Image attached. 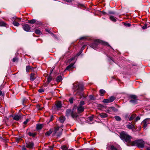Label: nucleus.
<instances>
[{
    "label": "nucleus",
    "instance_id": "obj_6",
    "mask_svg": "<svg viewBox=\"0 0 150 150\" xmlns=\"http://www.w3.org/2000/svg\"><path fill=\"white\" fill-rule=\"evenodd\" d=\"M129 98L131 99L129 100V102L133 104H135L137 103L138 100L137 97L135 95H130L129 96Z\"/></svg>",
    "mask_w": 150,
    "mask_h": 150
},
{
    "label": "nucleus",
    "instance_id": "obj_28",
    "mask_svg": "<svg viewBox=\"0 0 150 150\" xmlns=\"http://www.w3.org/2000/svg\"><path fill=\"white\" fill-rule=\"evenodd\" d=\"M115 118L117 121H119L121 120V118L118 116H115Z\"/></svg>",
    "mask_w": 150,
    "mask_h": 150
},
{
    "label": "nucleus",
    "instance_id": "obj_15",
    "mask_svg": "<svg viewBox=\"0 0 150 150\" xmlns=\"http://www.w3.org/2000/svg\"><path fill=\"white\" fill-rule=\"evenodd\" d=\"M30 79L31 81H33L35 79V74L33 73H32L30 74Z\"/></svg>",
    "mask_w": 150,
    "mask_h": 150
},
{
    "label": "nucleus",
    "instance_id": "obj_56",
    "mask_svg": "<svg viewBox=\"0 0 150 150\" xmlns=\"http://www.w3.org/2000/svg\"><path fill=\"white\" fill-rule=\"evenodd\" d=\"M3 93H2V92L0 90V96H3Z\"/></svg>",
    "mask_w": 150,
    "mask_h": 150
},
{
    "label": "nucleus",
    "instance_id": "obj_5",
    "mask_svg": "<svg viewBox=\"0 0 150 150\" xmlns=\"http://www.w3.org/2000/svg\"><path fill=\"white\" fill-rule=\"evenodd\" d=\"M66 115L67 117L71 115L73 118H76L77 117V114L76 112H74L71 109H67L66 111Z\"/></svg>",
    "mask_w": 150,
    "mask_h": 150
},
{
    "label": "nucleus",
    "instance_id": "obj_21",
    "mask_svg": "<svg viewBox=\"0 0 150 150\" xmlns=\"http://www.w3.org/2000/svg\"><path fill=\"white\" fill-rule=\"evenodd\" d=\"M74 63H71L67 67L65 70H69L74 65Z\"/></svg>",
    "mask_w": 150,
    "mask_h": 150
},
{
    "label": "nucleus",
    "instance_id": "obj_23",
    "mask_svg": "<svg viewBox=\"0 0 150 150\" xmlns=\"http://www.w3.org/2000/svg\"><path fill=\"white\" fill-rule=\"evenodd\" d=\"M110 20L113 22H115L116 21V20L115 18L112 16H111L110 17Z\"/></svg>",
    "mask_w": 150,
    "mask_h": 150
},
{
    "label": "nucleus",
    "instance_id": "obj_63",
    "mask_svg": "<svg viewBox=\"0 0 150 150\" xmlns=\"http://www.w3.org/2000/svg\"><path fill=\"white\" fill-rule=\"evenodd\" d=\"M61 131H62V129H61Z\"/></svg>",
    "mask_w": 150,
    "mask_h": 150
},
{
    "label": "nucleus",
    "instance_id": "obj_41",
    "mask_svg": "<svg viewBox=\"0 0 150 150\" xmlns=\"http://www.w3.org/2000/svg\"><path fill=\"white\" fill-rule=\"evenodd\" d=\"M17 18V17L16 16H14L11 18V20L13 22V21H14L15 20H16V18Z\"/></svg>",
    "mask_w": 150,
    "mask_h": 150
},
{
    "label": "nucleus",
    "instance_id": "obj_58",
    "mask_svg": "<svg viewBox=\"0 0 150 150\" xmlns=\"http://www.w3.org/2000/svg\"><path fill=\"white\" fill-rule=\"evenodd\" d=\"M50 34L52 36H53L54 37L56 38V35H54V34H53L52 33H51Z\"/></svg>",
    "mask_w": 150,
    "mask_h": 150
},
{
    "label": "nucleus",
    "instance_id": "obj_22",
    "mask_svg": "<svg viewBox=\"0 0 150 150\" xmlns=\"http://www.w3.org/2000/svg\"><path fill=\"white\" fill-rule=\"evenodd\" d=\"M43 125L42 124H38L37 125L36 127L38 129H40L42 127Z\"/></svg>",
    "mask_w": 150,
    "mask_h": 150
},
{
    "label": "nucleus",
    "instance_id": "obj_61",
    "mask_svg": "<svg viewBox=\"0 0 150 150\" xmlns=\"http://www.w3.org/2000/svg\"><path fill=\"white\" fill-rule=\"evenodd\" d=\"M71 60H73L74 59V57H72V58H71Z\"/></svg>",
    "mask_w": 150,
    "mask_h": 150
},
{
    "label": "nucleus",
    "instance_id": "obj_50",
    "mask_svg": "<svg viewBox=\"0 0 150 150\" xmlns=\"http://www.w3.org/2000/svg\"><path fill=\"white\" fill-rule=\"evenodd\" d=\"M28 119H27L25 121H24L23 122V124L24 125L26 124L28 122Z\"/></svg>",
    "mask_w": 150,
    "mask_h": 150
},
{
    "label": "nucleus",
    "instance_id": "obj_64",
    "mask_svg": "<svg viewBox=\"0 0 150 150\" xmlns=\"http://www.w3.org/2000/svg\"><path fill=\"white\" fill-rule=\"evenodd\" d=\"M82 150H85V149H83Z\"/></svg>",
    "mask_w": 150,
    "mask_h": 150
},
{
    "label": "nucleus",
    "instance_id": "obj_34",
    "mask_svg": "<svg viewBox=\"0 0 150 150\" xmlns=\"http://www.w3.org/2000/svg\"><path fill=\"white\" fill-rule=\"evenodd\" d=\"M112 110L110 109V107L108 108L106 110V112L109 113H111L112 112Z\"/></svg>",
    "mask_w": 150,
    "mask_h": 150
},
{
    "label": "nucleus",
    "instance_id": "obj_49",
    "mask_svg": "<svg viewBox=\"0 0 150 150\" xmlns=\"http://www.w3.org/2000/svg\"><path fill=\"white\" fill-rule=\"evenodd\" d=\"M124 25L127 26L129 27H130L131 26L130 24L129 23H126Z\"/></svg>",
    "mask_w": 150,
    "mask_h": 150
},
{
    "label": "nucleus",
    "instance_id": "obj_43",
    "mask_svg": "<svg viewBox=\"0 0 150 150\" xmlns=\"http://www.w3.org/2000/svg\"><path fill=\"white\" fill-rule=\"evenodd\" d=\"M73 100L74 99L72 98H70L69 99V102H70V103H72L73 102Z\"/></svg>",
    "mask_w": 150,
    "mask_h": 150
},
{
    "label": "nucleus",
    "instance_id": "obj_59",
    "mask_svg": "<svg viewBox=\"0 0 150 150\" xmlns=\"http://www.w3.org/2000/svg\"><path fill=\"white\" fill-rule=\"evenodd\" d=\"M85 37H81L80 38V40H83V39H84L85 38Z\"/></svg>",
    "mask_w": 150,
    "mask_h": 150
},
{
    "label": "nucleus",
    "instance_id": "obj_32",
    "mask_svg": "<svg viewBox=\"0 0 150 150\" xmlns=\"http://www.w3.org/2000/svg\"><path fill=\"white\" fill-rule=\"evenodd\" d=\"M61 149L62 150H68V147L65 145H63L61 146Z\"/></svg>",
    "mask_w": 150,
    "mask_h": 150
},
{
    "label": "nucleus",
    "instance_id": "obj_13",
    "mask_svg": "<svg viewBox=\"0 0 150 150\" xmlns=\"http://www.w3.org/2000/svg\"><path fill=\"white\" fill-rule=\"evenodd\" d=\"M129 124L127 125V127L130 129H134V126L133 124H131L129 123Z\"/></svg>",
    "mask_w": 150,
    "mask_h": 150
},
{
    "label": "nucleus",
    "instance_id": "obj_55",
    "mask_svg": "<svg viewBox=\"0 0 150 150\" xmlns=\"http://www.w3.org/2000/svg\"><path fill=\"white\" fill-rule=\"evenodd\" d=\"M85 45H83L82 47H81V50L83 51V50L85 49Z\"/></svg>",
    "mask_w": 150,
    "mask_h": 150
},
{
    "label": "nucleus",
    "instance_id": "obj_37",
    "mask_svg": "<svg viewBox=\"0 0 150 150\" xmlns=\"http://www.w3.org/2000/svg\"><path fill=\"white\" fill-rule=\"evenodd\" d=\"M52 78L51 76H49L47 78V81L48 83H49L52 80Z\"/></svg>",
    "mask_w": 150,
    "mask_h": 150
},
{
    "label": "nucleus",
    "instance_id": "obj_19",
    "mask_svg": "<svg viewBox=\"0 0 150 150\" xmlns=\"http://www.w3.org/2000/svg\"><path fill=\"white\" fill-rule=\"evenodd\" d=\"M20 118L21 116L20 115H15L13 117V119L16 120H18Z\"/></svg>",
    "mask_w": 150,
    "mask_h": 150
},
{
    "label": "nucleus",
    "instance_id": "obj_2",
    "mask_svg": "<svg viewBox=\"0 0 150 150\" xmlns=\"http://www.w3.org/2000/svg\"><path fill=\"white\" fill-rule=\"evenodd\" d=\"M100 44L105 46H107L110 48L111 47L108 43L98 39L95 40L93 43L90 45V46L93 49L97 50L100 46L101 45Z\"/></svg>",
    "mask_w": 150,
    "mask_h": 150
},
{
    "label": "nucleus",
    "instance_id": "obj_26",
    "mask_svg": "<svg viewBox=\"0 0 150 150\" xmlns=\"http://www.w3.org/2000/svg\"><path fill=\"white\" fill-rule=\"evenodd\" d=\"M110 109H111L114 112H116L118 111V110L114 107H110Z\"/></svg>",
    "mask_w": 150,
    "mask_h": 150
},
{
    "label": "nucleus",
    "instance_id": "obj_14",
    "mask_svg": "<svg viewBox=\"0 0 150 150\" xmlns=\"http://www.w3.org/2000/svg\"><path fill=\"white\" fill-rule=\"evenodd\" d=\"M99 115L102 118H105L108 116L106 113L103 112L99 113Z\"/></svg>",
    "mask_w": 150,
    "mask_h": 150
},
{
    "label": "nucleus",
    "instance_id": "obj_10",
    "mask_svg": "<svg viewBox=\"0 0 150 150\" xmlns=\"http://www.w3.org/2000/svg\"><path fill=\"white\" fill-rule=\"evenodd\" d=\"M34 146V144L33 142H29L26 143V146L28 148L32 149Z\"/></svg>",
    "mask_w": 150,
    "mask_h": 150
},
{
    "label": "nucleus",
    "instance_id": "obj_36",
    "mask_svg": "<svg viewBox=\"0 0 150 150\" xmlns=\"http://www.w3.org/2000/svg\"><path fill=\"white\" fill-rule=\"evenodd\" d=\"M6 24L4 22L1 21L0 22V26H5Z\"/></svg>",
    "mask_w": 150,
    "mask_h": 150
},
{
    "label": "nucleus",
    "instance_id": "obj_45",
    "mask_svg": "<svg viewBox=\"0 0 150 150\" xmlns=\"http://www.w3.org/2000/svg\"><path fill=\"white\" fill-rule=\"evenodd\" d=\"M18 61V59L16 57H15L13 58V62H15L16 61Z\"/></svg>",
    "mask_w": 150,
    "mask_h": 150
},
{
    "label": "nucleus",
    "instance_id": "obj_44",
    "mask_svg": "<svg viewBox=\"0 0 150 150\" xmlns=\"http://www.w3.org/2000/svg\"><path fill=\"white\" fill-rule=\"evenodd\" d=\"M82 51H83L81 50L77 54L76 56L77 57L79 56L81 53Z\"/></svg>",
    "mask_w": 150,
    "mask_h": 150
},
{
    "label": "nucleus",
    "instance_id": "obj_18",
    "mask_svg": "<svg viewBox=\"0 0 150 150\" xmlns=\"http://www.w3.org/2000/svg\"><path fill=\"white\" fill-rule=\"evenodd\" d=\"M62 79V76H57L56 79V81L57 82H59L61 81Z\"/></svg>",
    "mask_w": 150,
    "mask_h": 150
},
{
    "label": "nucleus",
    "instance_id": "obj_27",
    "mask_svg": "<svg viewBox=\"0 0 150 150\" xmlns=\"http://www.w3.org/2000/svg\"><path fill=\"white\" fill-rule=\"evenodd\" d=\"M36 22V20L35 19H32L28 21V22L31 24H34Z\"/></svg>",
    "mask_w": 150,
    "mask_h": 150
},
{
    "label": "nucleus",
    "instance_id": "obj_38",
    "mask_svg": "<svg viewBox=\"0 0 150 150\" xmlns=\"http://www.w3.org/2000/svg\"><path fill=\"white\" fill-rule=\"evenodd\" d=\"M103 102L104 103H110L109 101V99H104L103 100Z\"/></svg>",
    "mask_w": 150,
    "mask_h": 150
},
{
    "label": "nucleus",
    "instance_id": "obj_31",
    "mask_svg": "<svg viewBox=\"0 0 150 150\" xmlns=\"http://www.w3.org/2000/svg\"><path fill=\"white\" fill-rule=\"evenodd\" d=\"M135 115L134 114H133L130 117L129 119V120L131 121L135 117Z\"/></svg>",
    "mask_w": 150,
    "mask_h": 150
},
{
    "label": "nucleus",
    "instance_id": "obj_48",
    "mask_svg": "<svg viewBox=\"0 0 150 150\" xmlns=\"http://www.w3.org/2000/svg\"><path fill=\"white\" fill-rule=\"evenodd\" d=\"M16 20H15V21H20L21 20V18H18L17 17V18H16Z\"/></svg>",
    "mask_w": 150,
    "mask_h": 150
},
{
    "label": "nucleus",
    "instance_id": "obj_3",
    "mask_svg": "<svg viewBox=\"0 0 150 150\" xmlns=\"http://www.w3.org/2000/svg\"><path fill=\"white\" fill-rule=\"evenodd\" d=\"M73 89L74 91H76L77 93L81 96L83 95L82 92L83 90V85L78 83L73 84Z\"/></svg>",
    "mask_w": 150,
    "mask_h": 150
},
{
    "label": "nucleus",
    "instance_id": "obj_53",
    "mask_svg": "<svg viewBox=\"0 0 150 150\" xmlns=\"http://www.w3.org/2000/svg\"><path fill=\"white\" fill-rule=\"evenodd\" d=\"M45 30L46 32H48V33H50V34L51 33V31H50V30H49L48 29H45Z\"/></svg>",
    "mask_w": 150,
    "mask_h": 150
},
{
    "label": "nucleus",
    "instance_id": "obj_17",
    "mask_svg": "<svg viewBox=\"0 0 150 150\" xmlns=\"http://www.w3.org/2000/svg\"><path fill=\"white\" fill-rule=\"evenodd\" d=\"M56 106L57 109L60 108L62 107V103L60 101L58 102L56 104Z\"/></svg>",
    "mask_w": 150,
    "mask_h": 150
},
{
    "label": "nucleus",
    "instance_id": "obj_8",
    "mask_svg": "<svg viewBox=\"0 0 150 150\" xmlns=\"http://www.w3.org/2000/svg\"><path fill=\"white\" fill-rule=\"evenodd\" d=\"M150 124V118H147L144 120L142 123L143 127L144 129H146L148 124Z\"/></svg>",
    "mask_w": 150,
    "mask_h": 150
},
{
    "label": "nucleus",
    "instance_id": "obj_29",
    "mask_svg": "<svg viewBox=\"0 0 150 150\" xmlns=\"http://www.w3.org/2000/svg\"><path fill=\"white\" fill-rule=\"evenodd\" d=\"M13 24L15 26H18L20 25V24L16 21H13Z\"/></svg>",
    "mask_w": 150,
    "mask_h": 150
},
{
    "label": "nucleus",
    "instance_id": "obj_4",
    "mask_svg": "<svg viewBox=\"0 0 150 150\" xmlns=\"http://www.w3.org/2000/svg\"><path fill=\"white\" fill-rule=\"evenodd\" d=\"M145 142L142 139H140L132 141L131 146H136L138 147L143 148L144 147Z\"/></svg>",
    "mask_w": 150,
    "mask_h": 150
},
{
    "label": "nucleus",
    "instance_id": "obj_12",
    "mask_svg": "<svg viewBox=\"0 0 150 150\" xmlns=\"http://www.w3.org/2000/svg\"><path fill=\"white\" fill-rule=\"evenodd\" d=\"M93 116H90L87 118V121L89 123L92 124V123H93V122H92L93 120Z\"/></svg>",
    "mask_w": 150,
    "mask_h": 150
},
{
    "label": "nucleus",
    "instance_id": "obj_57",
    "mask_svg": "<svg viewBox=\"0 0 150 150\" xmlns=\"http://www.w3.org/2000/svg\"><path fill=\"white\" fill-rule=\"evenodd\" d=\"M64 1L66 2H70L71 1V0H64Z\"/></svg>",
    "mask_w": 150,
    "mask_h": 150
},
{
    "label": "nucleus",
    "instance_id": "obj_46",
    "mask_svg": "<svg viewBox=\"0 0 150 150\" xmlns=\"http://www.w3.org/2000/svg\"><path fill=\"white\" fill-rule=\"evenodd\" d=\"M140 119V117L139 116H137L136 118V121H137L139 120Z\"/></svg>",
    "mask_w": 150,
    "mask_h": 150
},
{
    "label": "nucleus",
    "instance_id": "obj_51",
    "mask_svg": "<svg viewBox=\"0 0 150 150\" xmlns=\"http://www.w3.org/2000/svg\"><path fill=\"white\" fill-rule=\"evenodd\" d=\"M110 14H114L115 12L114 11H110L108 12Z\"/></svg>",
    "mask_w": 150,
    "mask_h": 150
},
{
    "label": "nucleus",
    "instance_id": "obj_60",
    "mask_svg": "<svg viewBox=\"0 0 150 150\" xmlns=\"http://www.w3.org/2000/svg\"><path fill=\"white\" fill-rule=\"evenodd\" d=\"M147 150H150V147H148L147 148Z\"/></svg>",
    "mask_w": 150,
    "mask_h": 150
},
{
    "label": "nucleus",
    "instance_id": "obj_25",
    "mask_svg": "<svg viewBox=\"0 0 150 150\" xmlns=\"http://www.w3.org/2000/svg\"><path fill=\"white\" fill-rule=\"evenodd\" d=\"M65 120V117H61L59 118V120L61 123H63Z\"/></svg>",
    "mask_w": 150,
    "mask_h": 150
},
{
    "label": "nucleus",
    "instance_id": "obj_40",
    "mask_svg": "<svg viewBox=\"0 0 150 150\" xmlns=\"http://www.w3.org/2000/svg\"><path fill=\"white\" fill-rule=\"evenodd\" d=\"M35 32L37 34H40L41 33V31L39 30L36 29L35 30Z\"/></svg>",
    "mask_w": 150,
    "mask_h": 150
},
{
    "label": "nucleus",
    "instance_id": "obj_1",
    "mask_svg": "<svg viewBox=\"0 0 150 150\" xmlns=\"http://www.w3.org/2000/svg\"><path fill=\"white\" fill-rule=\"evenodd\" d=\"M120 137L123 141L129 146H131L132 142V137L125 132L122 131L120 134Z\"/></svg>",
    "mask_w": 150,
    "mask_h": 150
},
{
    "label": "nucleus",
    "instance_id": "obj_20",
    "mask_svg": "<svg viewBox=\"0 0 150 150\" xmlns=\"http://www.w3.org/2000/svg\"><path fill=\"white\" fill-rule=\"evenodd\" d=\"M33 68L30 66H27L26 67V70L27 72H29L30 69H32Z\"/></svg>",
    "mask_w": 150,
    "mask_h": 150
},
{
    "label": "nucleus",
    "instance_id": "obj_7",
    "mask_svg": "<svg viewBox=\"0 0 150 150\" xmlns=\"http://www.w3.org/2000/svg\"><path fill=\"white\" fill-rule=\"evenodd\" d=\"M54 128V131L52 134V136H54L56 134V136L57 137H60L62 134V132H58V131L59 129V127H55Z\"/></svg>",
    "mask_w": 150,
    "mask_h": 150
},
{
    "label": "nucleus",
    "instance_id": "obj_47",
    "mask_svg": "<svg viewBox=\"0 0 150 150\" xmlns=\"http://www.w3.org/2000/svg\"><path fill=\"white\" fill-rule=\"evenodd\" d=\"M44 91V90L42 89H40L38 90V91L40 93H42Z\"/></svg>",
    "mask_w": 150,
    "mask_h": 150
},
{
    "label": "nucleus",
    "instance_id": "obj_24",
    "mask_svg": "<svg viewBox=\"0 0 150 150\" xmlns=\"http://www.w3.org/2000/svg\"><path fill=\"white\" fill-rule=\"evenodd\" d=\"M115 99V98L113 96H112L110 97L109 98V101L110 103L113 102L114 100Z\"/></svg>",
    "mask_w": 150,
    "mask_h": 150
},
{
    "label": "nucleus",
    "instance_id": "obj_33",
    "mask_svg": "<svg viewBox=\"0 0 150 150\" xmlns=\"http://www.w3.org/2000/svg\"><path fill=\"white\" fill-rule=\"evenodd\" d=\"M110 149L111 150H117L116 148L113 145L110 146Z\"/></svg>",
    "mask_w": 150,
    "mask_h": 150
},
{
    "label": "nucleus",
    "instance_id": "obj_62",
    "mask_svg": "<svg viewBox=\"0 0 150 150\" xmlns=\"http://www.w3.org/2000/svg\"><path fill=\"white\" fill-rule=\"evenodd\" d=\"M68 150H74L73 149H68Z\"/></svg>",
    "mask_w": 150,
    "mask_h": 150
},
{
    "label": "nucleus",
    "instance_id": "obj_39",
    "mask_svg": "<svg viewBox=\"0 0 150 150\" xmlns=\"http://www.w3.org/2000/svg\"><path fill=\"white\" fill-rule=\"evenodd\" d=\"M85 104V103L84 101L82 100L80 102L79 105V106H82Z\"/></svg>",
    "mask_w": 150,
    "mask_h": 150
},
{
    "label": "nucleus",
    "instance_id": "obj_52",
    "mask_svg": "<svg viewBox=\"0 0 150 150\" xmlns=\"http://www.w3.org/2000/svg\"><path fill=\"white\" fill-rule=\"evenodd\" d=\"M22 150H26V149L25 148V146H23L22 149Z\"/></svg>",
    "mask_w": 150,
    "mask_h": 150
},
{
    "label": "nucleus",
    "instance_id": "obj_35",
    "mask_svg": "<svg viewBox=\"0 0 150 150\" xmlns=\"http://www.w3.org/2000/svg\"><path fill=\"white\" fill-rule=\"evenodd\" d=\"M28 134L30 136H32L33 137H35V135H36V134L35 133H32L31 132H29L28 133Z\"/></svg>",
    "mask_w": 150,
    "mask_h": 150
},
{
    "label": "nucleus",
    "instance_id": "obj_9",
    "mask_svg": "<svg viewBox=\"0 0 150 150\" xmlns=\"http://www.w3.org/2000/svg\"><path fill=\"white\" fill-rule=\"evenodd\" d=\"M23 30L26 32L29 31L30 29V27L28 24H25L23 25Z\"/></svg>",
    "mask_w": 150,
    "mask_h": 150
},
{
    "label": "nucleus",
    "instance_id": "obj_54",
    "mask_svg": "<svg viewBox=\"0 0 150 150\" xmlns=\"http://www.w3.org/2000/svg\"><path fill=\"white\" fill-rule=\"evenodd\" d=\"M146 25H144V26H143L142 27V28L143 29H145L146 28Z\"/></svg>",
    "mask_w": 150,
    "mask_h": 150
},
{
    "label": "nucleus",
    "instance_id": "obj_30",
    "mask_svg": "<svg viewBox=\"0 0 150 150\" xmlns=\"http://www.w3.org/2000/svg\"><path fill=\"white\" fill-rule=\"evenodd\" d=\"M105 92V91L103 89H101L100 90V94L101 96H103V94Z\"/></svg>",
    "mask_w": 150,
    "mask_h": 150
},
{
    "label": "nucleus",
    "instance_id": "obj_11",
    "mask_svg": "<svg viewBox=\"0 0 150 150\" xmlns=\"http://www.w3.org/2000/svg\"><path fill=\"white\" fill-rule=\"evenodd\" d=\"M84 109V107L82 106H79L77 108L78 113H80L83 112Z\"/></svg>",
    "mask_w": 150,
    "mask_h": 150
},
{
    "label": "nucleus",
    "instance_id": "obj_16",
    "mask_svg": "<svg viewBox=\"0 0 150 150\" xmlns=\"http://www.w3.org/2000/svg\"><path fill=\"white\" fill-rule=\"evenodd\" d=\"M53 129H50V130L45 133V135L47 136H49L51 133L52 132Z\"/></svg>",
    "mask_w": 150,
    "mask_h": 150
},
{
    "label": "nucleus",
    "instance_id": "obj_42",
    "mask_svg": "<svg viewBox=\"0 0 150 150\" xmlns=\"http://www.w3.org/2000/svg\"><path fill=\"white\" fill-rule=\"evenodd\" d=\"M89 98L91 100H94L95 99L94 97L92 95H90L89 96Z\"/></svg>",
    "mask_w": 150,
    "mask_h": 150
}]
</instances>
